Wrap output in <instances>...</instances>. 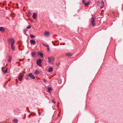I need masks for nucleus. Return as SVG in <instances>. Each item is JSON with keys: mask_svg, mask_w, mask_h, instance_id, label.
<instances>
[{"mask_svg": "<svg viewBox=\"0 0 123 123\" xmlns=\"http://www.w3.org/2000/svg\"><path fill=\"white\" fill-rule=\"evenodd\" d=\"M102 6L100 7V8L102 9L103 7L104 6V3L103 1H102L101 2Z\"/></svg>", "mask_w": 123, "mask_h": 123, "instance_id": "13", "label": "nucleus"}, {"mask_svg": "<svg viewBox=\"0 0 123 123\" xmlns=\"http://www.w3.org/2000/svg\"><path fill=\"white\" fill-rule=\"evenodd\" d=\"M7 70H6V72H5V73H6L7 72Z\"/></svg>", "mask_w": 123, "mask_h": 123, "instance_id": "32", "label": "nucleus"}, {"mask_svg": "<svg viewBox=\"0 0 123 123\" xmlns=\"http://www.w3.org/2000/svg\"><path fill=\"white\" fill-rule=\"evenodd\" d=\"M96 18L95 17L92 18V20L91 22L92 24V25L93 26H95V20Z\"/></svg>", "mask_w": 123, "mask_h": 123, "instance_id": "3", "label": "nucleus"}, {"mask_svg": "<svg viewBox=\"0 0 123 123\" xmlns=\"http://www.w3.org/2000/svg\"><path fill=\"white\" fill-rule=\"evenodd\" d=\"M47 90L49 92H51V89L50 87H48L47 89Z\"/></svg>", "mask_w": 123, "mask_h": 123, "instance_id": "19", "label": "nucleus"}, {"mask_svg": "<svg viewBox=\"0 0 123 123\" xmlns=\"http://www.w3.org/2000/svg\"><path fill=\"white\" fill-rule=\"evenodd\" d=\"M14 43L13 42L12 44L11 47L12 50H14L15 49V47L14 46Z\"/></svg>", "mask_w": 123, "mask_h": 123, "instance_id": "10", "label": "nucleus"}, {"mask_svg": "<svg viewBox=\"0 0 123 123\" xmlns=\"http://www.w3.org/2000/svg\"><path fill=\"white\" fill-rule=\"evenodd\" d=\"M8 42L9 43H13V42L14 43L15 41L14 39L12 38H10L8 39Z\"/></svg>", "mask_w": 123, "mask_h": 123, "instance_id": "5", "label": "nucleus"}, {"mask_svg": "<svg viewBox=\"0 0 123 123\" xmlns=\"http://www.w3.org/2000/svg\"><path fill=\"white\" fill-rule=\"evenodd\" d=\"M16 80L17 81V79H16Z\"/></svg>", "mask_w": 123, "mask_h": 123, "instance_id": "34", "label": "nucleus"}, {"mask_svg": "<svg viewBox=\"0 0 123 123\" xmlns=\"http://www.w3.org/2000/svg\"><path fill=\"white\" fill-rule=\"evenodd\" d=\"M30 43L32 45H34L36 43L35 41L33 40H31Z\"/></svg>", "mask_w": 123, "mask_h": 123, "instance_id": "7", "label": "nucleus"}, {"mask_svg": "<svg viewBox=\"0 0 123 123\" xmlns=\"http://www.w3.org/2000/svg\"><path fill=\"white\" fill-rule=\"evenodd\" d=\"M28 76L33 79H34L35 78V77L31 73H30L28 74Z\"/></svg>", "mask_w": 123, "mask_h": 123, "instance_id": "4", "label": "nucleus"}, {"mask_svg": "<svg viewBox=\"0 0 123 123\" xmlns=\"http://www.w3.org/2000/svg\"><path fill=\"white\" fill-rule=\"evenodd\" d=\"M13 121L14 122L17 123L18 122V120L17 119H15L13 120Z\"/></svg>", "mask_w": 123, "mask_h": 123, "instance_id": "21", "label": "nucleus"}, {"mask_svg": "<svg viewBox=\"0 0 123 123\" xmlns=\"http://www.w3.org/2000/svg\"><path fill=\"white\" fill-rule=\"evenodd\" d=\"M43 81L45 83H46V79H43Z\"/></svg>", "mask_w": 123, "mask_h": 123, "instance_id": "30", "label": "nucleus"}, {"mask_svg": "<svg viewBox=\"0 0 123 123\" xmlns=\"http://www.w3.org/2000/svg\"><path fill=\"white\" fill-rule=\"evenodd\" d=\"M5 29L3 27H0V31L1 32H3L4 31Z\"/></svg>", "mask_w": 123, "mask_h": 123, "instance_id": "11", "label": "nucleus"}, {"mask_svg": "<svg viewBox=\"0 0 123 123\" xmlns=\"http://www.w3.org/2000/svg\"><path fill=\"white\" fill-rule=\"evenodd\" d=\"M41 59H39L37 61V65L41 67L42 65L41 63Z\"/></svg>", "mask_w": 123, "mask_h": 123, "instance_id": "2", "label": "nucleus"}, {"mask_svg": "<svg viewBox=\"0 0 123 123\" xmlns=\"http://www.w3.org/2000/svg\"><path fill=\"white\" fill-rule=\"evenodd\" d=\"M12 60V57L10 56H9V58L8 60L7 61L8 62H10Z\"/></svg>", "mask_w": 123, "mask_h": 123, "instance_id": "14", "label": "nucleus"}, {"mask_svg": "<svg viewBox=\"0 0 123 123\" xmlns=\"http://www.w3.org/2000/svg\"><path fill=\"white\" fill-rule=\"evenodd\" d=\"M52 102L54 104H55L56 103V102L55 101L54 99H53L52 100Z\"/></svg>", "mask_w": 123, "mask_h": 123, "instance_id": "24", "label": "nucleus"}, {"mask_svg": "<svg viewBox=\"0 0 123 123\" xmlns=\"http://www.w3.org/2000/svg\"><path fill=\"white\" fill-rule=\"evenodd\" d=\"M97 5L98 6H99L100 3V1H97L96 2Z\"/></svg>", "mask_w": 123, "mask_h": 123, "instance_id": "20", "label": "nucleus"}, {"mask_svg": "<svg viewBox=\"0 0 123 123\" xmlns=\"http://www.w3.org/2000/svg\"><path fill=\"white\" fill-rule=\"evenodd\" d=\"M31 28V27L30 25H29L27 27V28L28 29H30Z\"/></svg>", "mask_w": 123, "mask_h": 123, "instance_id": "23", "label": "nucleus"}, {"mask_svg": "<svg viewBox=\"0 0 123 123\" xmlns=\"http://www.w3.org/2000/svg\"><path fill=\"white\" fill-rule=\"evenodd\" d=\"M49 62L51 64H53L55 58L53 57H49L48 58Z\"/></svg>", "mask_w": 123, "mask_h": 123, "instance_id": "1", "label": "nucleus"}, {"mask_svg": "<svg viewBox=\"0 0 123 123\" xmlns=\"http://www.w3.org/2000/svg\"><path fill=\"white\" fill-rule=\"evenodd\" d=\"M16 5H17V6H18V3H17V4H16Z\"/></svg>", "mask_w": 123, "mask_h": 123, "instance_id": "33", "label": "nucleus"}, {"mask_svg": "<svg viewBox=\"0 0 123 123\" xmlns=\"http://www.w3.org/2000/svg\"><path fill=\"white\" fill-rule=\"evenodd\" d=\"M29 79V78L28 77H26L25 78V79L26 80H28Z\"/></svg>", "mask_w": 123, "mask_h": 123, "instance_id": "31", "label": "nucleus"}, {"mask_svg": "<svg viewBox=\"0 0 123 123\" xmlns=\"http://www.w3.org/2000/svg\"><path fill=\"white\" fill-rule=\"evenodd\" d=\"M37 15V14L35 13H34L33 14L32 17L34 19H36Z\"/></svg>", "mask_w": 123, "mask_h": 123, "instance_id": "9", "label": "nucleus"}, {"mask_svg": "<svg viewBox=\"0 0 123 123\" xmlns=\"http://www.w3.org/2000/svg\"><path fill=\"white\" fill-rule=\"evenodd\" d=\"M30 36L31 38H32L35 37V36L33 35H30Z\"/></svg>", "mask_w": 123, "mask_h": 123, "instance_id": "22", "label": "nucleus"}, {"mask_svg": "<svg viewBox=\"0 0 123 123\" xmlns=\"http://www.w3.org/2000/svg\"><path fill=\"white\" fill-rule=\"evenodd\" d=\"M36 54L35 53L33 52L31 53V55L32 57H33L35 56V55Z\"/></svg>", "mask_w": 123, "mask_h": 123, "instance_id": "18", "label": "nucleus"}, {"mask_svg": "<svg viewBox=\"0 0 123 123\" xmlns=\"http://www.w3.org/2000/svg\"><path fill=\"white\" fill-rule=\"evenodd\" d=\"M90 4V3L89 2L87 3H86L85 4V5H89Z\"/></svg>", "mask_w": 123, "mask_h": 123, "instance_id": "25", "label": "nucleus"}, {"mask_svg": "<svg viewBox=\"0 0 123 123\" xmlns=\"http://www.w3.org/2000/svg\"><path fill=\"white\" fill-rule=\"evenodd\" d=\"M50 34V33L49 32L46 31L44 32L43 35L44 36H48Z\"/></svg>", "mask_w": 123, "mask_h": 123, "instance_id": "6", "label": "nucleus"}, {"mask_svg": "<svg viewBox=\"0 0 123 123\" xmlns=\"http://www.w3.org/2000/svg\"><path fill=\"white\" fill-rule=\"evenodd\" d=\"M47 47V50H48V51H49L50 50V49H49V45H48V47Z\"/></svg>", "mask_w": 123, "mask_h": 123, "instance_id": "27", "label": "nucleus"}, {"mask_svg": "<svg viewBox=\"0 0 123 123\" xmlns=\"http://www.w3.org/2000/svg\"><path fill=\"white\" fill-rule=\"evenodd\" d=\"M24 75L23 74L19 76V77H18V79L20 81H21L22 80V79L24 77Z\"/></svg>", "mask_w": 123, "mask_h": 123, "instance_id": "8", "label": "nucleus"}, {"mask_svg": "<svg viewBox=\"0 0 123 123\" xmlns=\"http://www.w3.org/2000/svg\"><path fill=\"white\" fill-rule=\"evenodd\" d=\"M59 64H60V63H56V65H57V66H58L59 65Z\"/></svg>", "mask_w": 123, "mask_h": 123, "instance_id": "29", "label": "nucleus"}, {"mask_svg": "<svg viewBox=\"0 0 123 123\" xmlns=\"http://www.w3.org/2000/svg\"><path fill=\"white\" fill-rule=\"evenodd\" d=\"M66 55L67 56H72V55L71 54L69 53L67 54Z\"/></svg>", "mask_w": 123, "mask_h": 123, "instance_id": "16", "label": "nucleus"}, {"mask_svg": "<svg viewBox=\"0 0 123 123\" xmlns=\"http://www.w3.org/2000/svg\"><path fill=\"white\" fill-rule=\"evenodd\" d=\"M53 70V68L52 67H50L48 69V72H52Z\"/></svg>", "mask_w": 123, "mask_h": 123, "instance_id": "12", "label": "nucleus"}, {"mask_svg": "<svg viewBox=\"0 0 123 123\" xmlns=\"http://www.w3.org/2000/svg\"><path fill=\"white\" fill-rule=\"evenodd\" d=\"M43 45L45 46H46V47H48V45H45V44H44V43H43Z\"/></svg>", "mask_w": 123, "mask_h": 123, "instance_id": "28", "label": "nucleus"}, {"mask_svg": "<svg viewBox=\"0 0 123 123\" xmlns=\"http://www.w3.org/2000/svg\"><path fill=\"white\" fill-rule=\"evenodd\" d=\"M35 74H38L40 73L39 72L38 70H36L35 72Z\"/></svg>", "mask_w": 123, "mask_h": 123, "instance_id": "17", "label": "nucleus"}, {"mask_svg": "<svg viewBox=\"0 0 123 123\" xmlns=\"http://www.w3.org/2000/svg\"><path fill=\"white\" fill-rule=\"evenodd\" d=\"M38 54L39 55H40L42 58H43V54L40 52H39L38 53Z\"/></svg>", "mask_w": 123, "mask_h": 123, "instance_id": "15", "label": "nucleus"}, {"mask_svg": "<svg viewBox=\"0 0 123 123\" xmlns=\"http://www.w3.org/2000/svg\"><path fill=\"white\" fill-rule=\"evenodd\" d=\"M82 2L83 4H85L86 3H85V0H82Z\"/></svg>", "mask_w": 123, "mask_h": 123, "instance_id": "26", "label": "nucleus"}]
</instances>
